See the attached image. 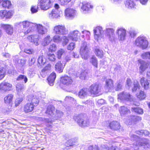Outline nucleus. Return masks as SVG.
<instances>
[{"mask_svg":"<svg viewBox=\"0 0 150 150\" xmlns=\"http://www.w3.org/2000/svg\"><path fill=\"white\" fill-rule=\"evenodd\" d=\"M18 25L20 26H22L23 32L26 34L32 32L35 29V24L29 22L28 21H25L18 23Z\"/></svg>","mask_w":150,"mask_h":150,"instance_id":"1","label":"nucleus"},{"mask_svg":"<svg viewBox=\"0 0 150 150\" xmlns=\"http://www.w3.org/2000/svg\"><path fill=\"white\" fill-rule=\"evenodd\" d=\"M135 45L142 49H146L148 46V42L145 37L140 36L137 38L135 40Z\"/></svg>","mask_w":150,"mask_h":150,"instance_id":"2","label":"nucleus"},{"mask_svg":"<svg viewBox=\"0 0 150 150\" xmlns=\"http://www.w3.org/2000/svg\"><path fill=\"white\" fill-rule=\"evenodd\" d=\"M89 48L86 42H83L82 44L80 50V54L83 59H86L88 58Z\"/></svg>","mask_w":150,"mask_h":150,"instance_id":"3","label":"nucleus"},{"mask_svg":"<svg viewBox=\"0 0 150 150\" xmlns=\"http://www.w3.org/2000/svg\"><path fill=\"white\" fill-rule=\"evenodd\" d=\"M74 119L77 121L79 125L81 127H85L88 126L89 124L88 120L84 117L82 115H80L77 117H74Z\"/></svg>","mask_w":150,"mask_h":150,"instance_id":"4","label":"nucleus"},{"mask_svg":"<svg viewBox=\"0 0 150 150\" xmlns=\"http://www.w3.org/2000/svg\"><path fill=\"white\" fill-rule=\"evenodd\" d=\"M39 4L40 8L42 10L46 11L51 7V4L53 0H39Z\"/></svg>","mask_w":150,"mask_h":150,"instance_id":"5","label":"nucleus"},{"mask_svg":"<svg viewBox=\"0 0 150 150\" xmlns=\"http://www.w3.org/2000/svg\"><path fill=\"white\" fill-rule=\"evenodd\" d=\"M53 32L57 35H64L67 34V32L65 26L63 25H57L53 28Z\"/></svg>","mask_w":150,"mask_h":150,"instance_id":"6","label":"nucleus"},{"mask_svg":"<svg viewBox=\"0 0 150 150\" xmlns=\"http://www.w3.org/2000/svg\"><path fill=\"white\" fill-rule=\"evenodd\" d=\"M89 91L91 94L99 96L102 94L100 86L98 84H92L89 87Z\"/></svg>","mask_w":150,"mask_h":150,"instance_id":"7","label":"nucleus"},{"mask_svg":"<svg viewBox=\"0 0 150 150\" xmlns=\"http://www.w3.org/2000/svg\"><path fill=\"white\" fill-rule=\"evenodd\" d=\"M116 33L119 41H122L125 40L127 34L125 29L123 28H119L117 30Z\"/></svg>","mask_w":150,"mask_h":150,"instance_id":"8","label":"nucleus"},{"mask_svg":"<svg viewBox=\"0 0 150 150\" xmlns=\"http://www.w3.org/2000/svg\"><path fill=\"white\" fill-rule=\"evenodd\" d=\"M105 35L107 38L110 41H114L116 38L115 36L114 30L113 29L108 28L106 29Z\"/></svg>","mask_w":150,"mask_h":150,"instance_id":"9","label":"nucleus"},{"mask_svg":"<svg viewBox=\"0 0 150 150\" xmlns=\"http://www.w3.org/2000/svg\"><path fill=\"white\" fill-rule=\"evenodd\" d=\"M60 82L64 86H69L72 84L73 81L71 77L66 76L61 78Z\"/></svg>","mask_w":150,"mask_h":150,"instance_id":"10","label":"nucleus"},{"mask_svg":"<svg viewBox=\"0 0 150 150\" xmlns=\"http://www.w3.org/2000/svg\"><path fill=\"white\" fill-rule=\"evenodd\" d=\"M94 38L98 40V38H101L103 36V31L102 28L100 26H97L93 30Z\"/></svg>","mask_w":150,"mask_h":150,"instance_id":"11","label":"nucleus"},{"mask_svg":"<svg viewBox=\"0 0 150 150\" xmlns=\"http://www.w3.org/2000/svg\"><path fill=\"white\" fill-rule=\"evenodd\" d=\"M37 28V31L39 35H43L46 33L47 32V28L41 24H35V29Z\"/></svg>","mask_w":150,"mask_h":150,"instance_id":"12","label":"nucleus"},{"mask_svg":"<svg viewBox=\"0 0 150 150\" xmlns=\"http://www.w3.org/2000/svg\"><path fill=\"white\" fill-rule=\"evenodd\" d=\"M118 98L127 101H131L132 99V96L128 93L122 92L118 94Z\"/></svg>","mask_w":150,"mask_h":150,"instance_id":"13","label":"nucleus"},{"mask_svg":"<svg viewBox=\"0 0 150 150\" xmlns=\"http://www.w3.org/2000/svg\"><path fill=\"white\" fill-rule=\"evenodd\" d=\"M1 27L4 30L6 33L8 35H12L13 32V27L9 24H1Z\"/></svg>","mask_w":150,"mask_h":150,"instance_id":"14","label":"nucleus"},{"mask_svg":"<svg viewBox=\"0 0 150 150\" xmlns=\"http://www.w3.org/2000/svg\"><path fill=\"white\" fill-rule=\"evenodd\" d=\"M13 59L16 64H18L21 67H23L26 63V60L25 59H19L18 55L13 56Z\"/></svg>","mask_w":150,"mask_h":150,"instance_id":"15","label":"nucleus"},{"mask_svg":"<svg viewBox=\"0 0 150 150\" xmlns=\"http://www.w3.org/2000/svg\"><path fill=\"white\" fill-rule=\"evenodd\" d=\"M80 33L77 30L71 31L68 35V38L70 40L76 41Z\"/></svg>","mask_w":150,"mask_h":150,"instance_id":"16","label":"nucleus"},{"mask_svg":"<svg viewBox=\"0 0 150 150\" xmlns=\"http://www.w3.org/2000/svg\"><path fill=\"white\" fill-rule=\"evenodd\" d=\"M138 144L140 146H143L144 149H150V144L149 143V140L145 138H143L137 141Z\"/></svg>","mask_w":150,"mask_h":150,"instance_id":"17","label":"nucleus"},{"mask_svg":"<svg viewBox=\"0 0 150 150\" xmlns=\"http://www.w3.org/2000/svg\"><path fill=\"white\" fill-rule=\"evenodd\" d=\"M12 85L7 82H3L0 84V90L1 91H8L11 90Z\"/></svg>","mask_w":150,"mask_h":150,"instance_id":"18","label":"nucleus"},{"mask_svg":"<svg viewBox=\"0 0 150 150\" xmlns=\"http://www.w3.org/2000/svg\"><path fill=\"white\" fill-rule=\"evenodd\" d=\"M12 15V12L10 11H8L6 10H4L0 11V17L3 19L10 18Z\"/></svg>","mask_w":150,"mask_h":150,"instance_id":"19","label":"nucleus"},{"mask_svg":"<svg viewBox=\"0 0 150 150\" xmlns=\"http://www.w3.org/2000/svg\"><path fill=\"white\" fill-rule=\"evenodd\" d=\"M76 14V11L71 8H68L65 10V16L69 18H73Z\"/></svg>","mask_w":150,"mask_h":150,"instance_id":"20","label":"nucleus"},{"mask_svg":"<svg viewBox=\"0 0 150 150\" xmlns=\"http://www.w3.org/2000/svg\"><path fill=\"white\" fill-rule=\"evenodd\" d=\"M16 88L18 94L22 96L23 93V92L25 89L24 85L22 83H18L16 85Z\"/></svg>","mask_w":150,"mask_h":150,"instance_id":"21","label":"nucleus"},{"mask_svg":"<svg viewBox=\"0 0 150 150\" xmlns=\"http://www.w3.org/2000/svg\"><path fill=\"white\" fill-rule=\"evenodd\" d=\"M60 13L58 12L56 9L52 10L49 14V18L50 19H54L60 17Z\"/></svg>","mask_w":150,"mask_h":150,"instance_id":"22","label":"nucleus"},{"mask_svg":"<svg viewBox=\"0 0 150 150\" xmlns=\"http://www.w3.org/2000/svg\"><path fill=\"white\" fill-rule=\"evenodd\" d=\"M141 65L139 67V72L142 73L147 68L150 66V63L142 61L140 62Z\"/></svg>","mask_w":150,"mask_h":150,"instance_id":"23","label":"nucleus"},{"mask_svg":"<svg viewBox=\"0 0 150 150\" xmlns=\"http://www.w3.org/2000/svg\"><path fill=\"white\" fill-rule=\"evenodd\" d=\"M129 120H130L131 123L130 122L127 121L126 123L128 125L130 124L131 123H135V122H138L142 120V118L140 117L134 116L130 115L129 117Z\"/></svg>","mask_w":150,"mask_h":150,"instance_id":"24","label":"nucleus"},{"mask_svg":"<svg viewBox=\"0 0 150 150\" xmlns=\"http://www.w3.org/2000/svg\"><path fill=\"white\" fill-rule=\"evenodd\" d=\"M34 106L32 103H27L23 107V110L25 113H28L31 112L33 110Z\"/></svg>","mask_w":150,"mask_h":150,"instance_id":"25","label":"nucleus"},{"mask_svg":"<svg viewBox=\"0 0 150 150\" xmlns=\"http://www.w3.org/2000/svg\"><path fill=\"white\" fill-rule=\"evenodd\" d=\"M38 36L36 35H31L28 36L27 38L29 41L34 43L36 46L38 45Z\"/></svg>","mask_w":150,"mask_h":150,"instance_id":"26","label":"nucleus"},{"mask_svg":"<svg viewBox=\"0 0 150 150\" xmlns=\"http://www.w3.org/2000/svg\"><path fill=\"white\" fill-rule=\"evenodd\" d=\"M140 82L141 85L145 89L147 90L148 89L149 83L148 80L145 78L143 77H141L140 80Z\"/></svg>","mask_w":150,"mask_h":150,"instance_id":"27","label":"nucleus"},{"mask_svg":"<svg viewBox=\"0 0 150 150\" xmlns=\"http://www.w3.org/2000/svg\"><path fill=\"white\" fill-rule=\"evenodd\" d=\"M109 127L111 129L115 130H118L120 127V123L116 121L111 122L110 124Z\"/></svg>","mask_w":150,"mask_h":150,"instance_id":"28","label":"nucleus"},{"mask_svg":"<svg viewBox=\"0 0 150 150\" xmlns=\"http://www.w3.org/2000/svg\"><path fill=\"white\" fill-rule=\"evenodd\" d=\"M56 78V74L54 72L52 73L47 78L49 84L51 86L54 85V80Z\"/></svg>","mask_w":150,"mask_h":150,"instance_id":"29","label":"nucleus"},{"mask_svg":"<svg viewBox=\"0 0 150 150\" xmlns=\"http://www.w3.org/2000/svg\"><path fill=\"white\" fill-rule=\"evenodd\" d=\"M87 95V90L85 88L81 89L78 93L79 97L81 99H83L86 97Z\"/></svg>","mask_w":150,"mask_h":150,"instance_id":"30","label":"nucleus"},{"mask_svg":"<svg viewBox=\"0 0 150 150\" xmlns=\"http://www.w3.org/2000/svg\"><path fill=\"white\" fill-rule=\"evenodd\" d=\"M119 112L121 116L126 115L130 112V110L125 106H122L119 108Z\"/></svg>","mask_w":150,"mask_h":150,"instance_id":"31","label":"nucleus"},{"mask_svg":"<svg viewBox=\"0 0 150 150\" xmlns=\"http://www.w3.org/2000/svg\"><path fill=\"white\" fill-rule=\"evenodd\" d=\"M93 7V6L91 5L89 3L84 1L82 3L81 9L83 11H87L90 8H92Z\"/></svg>","mask_w":150,"mask_h":150,"instance_id":"32","label":"nucleus"},{"mask_svg":"<svg viewBox=\"0 0 150 150\" xmlns=\"http://www.w3.org/2000/svg\"><path fill=\"white\" fill-rule=\"evenodd\" d=\"M13 96L12 94H9L4 98V103L7 105L9 104L12 102Z\"/></svg>","mask_w":150,"mask_h":150,"instance_id":"33","label":"nucleus"},{"mask_svg":"<svg viewBox=\"0 0 150 150\" xmlns=\"http://www.w3.org/2000/svg\"><path fill=\"white\" fill-rule=\"evenodd\" d=\"M125 3L126 7L129 9L134 8L135 5V3L132 0H126Z\"/></svg>","mask_w":150,"mask_h":150,"instance_id":"34","label":"nucleus"},{"mask_svg":"<svg viewBox=\"0 0 150 150\" xmlns=\"http://www.w3.org/2000/svg\"><path fill=\"white\" fill-rule=\"evenodd\" d=\"M108 144H104L101 145L102 148L108 149V150H120L118 147L116 146H109Z\"/></svg>","mask_w":150,"mask_h":150,"instance_id":"35","label":"nucleus"},{"mask_svg":"<svg viewBox=\"0 0 150 150\" xmlns=\"http://www.w3.org/2000/svg\"><path fill=\"white\" fill-rule=\"evenodd\" d=\"M54 107L53 106L50 105L47 106L46 112V114L52 116L54 115Z\"/></svg>","mask_w":150,"mask_h":150,"instance_id":"36","label":"nucleus"},{"mask_svg":"<svg viewBox=\"0 0 150 150\" xmlns=\"http://www.w3.org/2000/svg\"><path fill=\"white\" fill-rule=\"evenodd\" d=\"M55 67L56 70L59 72L61 73L63 71L64 67L61 62H58L55 65Z\"/></svg>","mask_w":150,"mask_h":150,"instance_id":"37","label":"nucleus"},{"mask_svg":"<svg viewBox=\"0 0 150 150\" xmlns=\"http://www.w3.org/2000/svg\"><path fill=\"white\" fill-rule=\"evenodd\" d=\"M52 39L50 36L48 35L46 36L44 39L42 44L44 46H46L48 45L52 41Z\"/></svg>","mask_w":150,"mask_h":150,"instance_id":"38","label":"nucleus"},{"mask_svg":"<svg viewBox=\"0 0 150 150\" xmlns=\"http://www.w3.org/2000/svg\"><path fill=\"white\" fill-rule=\"evenodd\" d=\"M2 5L4 8H10L11 7L12 4L11 1L9 0H5L3 1Z\"/></svg>","mask_w":150,"mask_h":150,"instance_id":"39","label":"nucleus"},{"mask_svg":"<svg viewBox=\"0 0 150 150\" xmlns=\"http://www.w3.org/2000/svg\"><path fill=\"white\" fill-rule=\"evenodd\" d=\"M106 86L108 89H110L113 87V82L111 79H109L106 80Z\"/></svg>","mask_w":150,"mask_h":150,"instance_id":"40","label":"nucleus"},{"mask_svg":"<svg viewBox=\"0 0 150 150\" xmlns=\"http://www.w3.org/2000/svg\"><path fill=\"white\" fill-rule=\"evenodd\" d=\"M146 96V94L144 92L142 91H140L139 93L137 94V98L140 100L144 99Z\"/></svg>","mask_w":150,"mask_h":150,"instance_id":"41","label":"nucleus"},{"mask_svg":"<svg viewBox=\"0 0 150 150\" xmlns=\"http://www.w3.org/2000/svg\"><path fill=\"white\" fill-rule=\"evenodd\" d=\"M57 35L54 36L53 40L54 42L56 43H59L61 42L62 40V37L59 35Z\"/></svg>","mask_w":150,"mask_h":150,"instance_id":"42","label":"nucleus"},{"mask_svg":"<svg viewBox=\"0 0 150 150\" xmlns=\"http://www.w3.org/2000/svg\"><path fill=\"white\" fill-rule=\"evenodd\" d=\"M131 110L139 114H143V111L142 109L138 107L132 108Z\"/></svg>","mask_w":150,"mask_h":150,"instance_id":"43","label":"nucleus"},{"mask_svg":"<svg viewBox=\"0 0 150 150\" xmlns=\"http://www.w3.org/2000/svg\"><path fill=\"white\" fill-rule=\"evenodd\" d=\"M90 62L93 66L97 68L98 62L97 60L96 57L95 56H93L91 58Z\"/></svg>","mask_w":150,"mask_h":150,"instance_id":"44","label":"nucleus"},{"mask_svg":"<svg viewBox=\"0 0 150 150\" xmlns=\"http://www.w3.org/2000/svg\"><path fill=\"white\" fill-rule=\"evenodd\" d=\"M23 80L24 83H26L28 81V79L27 77L24 75H19L16 79L17 81H20Z\"/></svg>","mask_w":150,"mask_h":150,"instance_id":"45","label":"nucleus"},{"mask_svg":"<svg viewBox=\"0 0 150 150\" xmlns=\"http://www.w3.org/2000/svg\"><path fill=\"white\" fill-rule=\"evenodd\" d=\"M134 87L132 88L133 92H135L137 89H139L140 88V86L139 83L137 81H134Z\"/></svg>","mask_w":150,"mask_h":150,"instance_id":"46","label":"nucleus"},{"mask_svg":"<svg viewBox=\"0 0 150 150\" xmlns=\"http://www.w3.org/2000/svg\"><path fill=\"white\" fill-rule=\"evenodd\" d=\"M136 133L140 135H144L145 136L148 135L149 134V132L146 130L137 131H136Z\"/></svg>","mask_w":150,"mask_h":150,"instance_id":"47","label":"nucleus"},{"mask_svg":"<svg viewBox=\"0 0 150 150\" xmlns=\"http://www.w3.org/2000/svg\"><path fill=\"white\" fill-rule=\"evenodd\" d=\"M46 62L45 59L43 57V56H40L38 59V64L41 65H43Z\"/></svg>","mask_w":150,"mask_h":150,"instance_id":"48","label":"nucleus"},{"mask_svg":"<svg viewBox=\"0 0 150 150\" xmlns=\"http://www.w3.org/2000/svg\"><path fill=\"white\" fill-rule=\"evenodd\" d=\"M46 124L47 126L48 127H50L51 124L52 123V121L50 119L43 118L42 120Z\"/></svg>","mask_w":150,"mask_h":150,"instance_id":"49","label":"nucleus"},{"mask_svg":"<svg viewBox=\"0 0 150 150\" xmlns=\"http://www.w3.org/2000/svg\"><path fill=\"white\" fill-rule=\"evenodd\" d=\"M141 56L143 59H150V51L148 52H144L142 54Z\"/></svg>","mask_w":150,"mask_h":150,"instance_id":"50","label":"nucleus"},{"mask_svg":"<svg viewBox=\"0 0 150 150\" xmlns=\"http://www.w3.org/2000/svg\"><path fill=\"white\" fill-rule=\"evenodd\" d=\"M95 54L97 56L100 57H102L103 55V51L99 49H96Z\"/></svg>","mask_w":150,"mask_h":150,"instance_id":"51","label":"nucleus"},{"mask_svg":"<svg viewBox=\"0 0 150 150\" xmlns=\"http://www.w3.org/2000/svg\"><path fill=\"white\" fill-rule=\"evenodd\" d=\"M65 52V50L64 49H60L57 52V56L58 59L61 58L62 54Z\"/></svg>","mask_w":150,"mask_h":150,"instance_id":"52","label":"nucleus"},{"mask_svg":"<svg viewBox=\"0 0 150 150\" xmlns=\"http://www.w3.org/2000/svg\"><path fill=\"white\" fill-rule=\"evenodd\" d=\"M62 39L63 40V45L64 46L66 45L68 43L69 39L68 38V37H67L65 36H63L62 37Z\"/></svg>","mask_w":150,"mask_h":150,"instance_id":"53","label":"nucleus"},{"mask_svg":"<svg viewBox=\"0 0 150 150\" xmlns=\"http://www.w3.org/2000/svg\"><path fill=\"white\" fill-rule=\"evenodd\" d=\"M23 100V99L22 98H17L15 102L16 106L17 107L18 106Z\"/></svg>","mask_w":150,"mask_h":150,"instance_id":"54","label":"nucleus"},{"mask_svg":"<svg viewBox=\"0 0 150 150\" xmlns=\"http://www.w3.org/2000/svg\"><path fill=\"white\" fill-rule=\"evenodd\" d=\"M48 59L51 61L54 62L55 60V56L54 54H49L48 56Z\"/></svg>","mask_w":150,"mask_h":150,"instance_id":"55","label":"nucleus"},{"mask_svg":"<svg viewBox=\"0 0 150 150\" xmlns=\"http://www.w3.org/2000/svg\"><path fill=\"white\" fill-rule=\"evenodd\" d=\"M57 48L56 45L54 44H52L50 45L49 48V51L51 52H54L56 50Z\"/></svg>","mask_w":150,"mask_h":150,"instance_id":"56","label":"nucleus"},{"mask_svg":"<svg viewBox=\"0 0 150 150\" xmlns=\"http://www.w3.org/2000/svg\"><path fill=\"white\" fill-rule=\"evenodd\" d=\"M28 74L30 77H33L35 75L34 69L33 68L30 69L28 71Z\"/></svg>","mask_w":150,"mask_h":150,"instance_id":"57","label":"nucleus"},{"mask_svg":"<svg viewBox=\"0 0 150 150\" xmlns=\"http://www.w3.org/2000/svg\"><path fill=\"white\" fill-rule=\"evenodd\" d=\"M129 34V36L131 38L134 37L136 34L135 31L133 29H131L128 32Z\"/></svg>","mask_w":150,"mask_h":150,"instance_id":"58","label":"nucleus"},{"mask_svg":"<svg viewBox=\"0 0 150 150\" xmlns=\"http://www.w3.org/2000/svg\"><path fill=\"white\" fill-rule=\"evenodd\" d=\"M5 76V71L3 69H0V81Z\"/></svg>","mask_w":150,"mask_h":150,"instance_id":"59","label":"nucleus"},{"mask_svg":"<svg viewBox=\"0 0 150 150\" xmlns=\"http://www.w3.org/2000/svg\"><path fill=\"white\" fill-rule=\"evenodd\" d=\"M88 150H99L97 145H91L88 147Z\"/></svg>","mask_w":150,"mask_h":150,"instance_id":"60","label":"nucleus"},{"mask_svg":"<svg viewBox=\"0 0 150 150\" xmlns=\"http://www.w3.org/2000/svg\"><path fill=\"white\" fill-rule=\"evenodd\" d=\"M132 84L131 80L130 79H127L126 81V87L128 88H130Z\"/></svg>","mask_w":150,"mask_h":150,"instance_id":"61","label":"nucleus"},{"mask_svg":"<svg viewBox=\"0 0 150 150\" xmlns=\"http://www.w3.org/2000/svg\"><path fill=\"white\" fill-rule=\"evenodd\" d=\"M112 68H113L115 71L118 72L120 69V66L115 64H113L112 65Z\"/></svg>","mask_w":150,"mask_h":150,"instance_id":"62","label":"nucleus"},{"mask_svg":"<svg viewBox=\"0 0 150 150\" xmlns=\"http://www.w3.org/2000/svg\"><path fill=\"white\" fill-rule=\"evenodd\" d=\"M51 65L49 64H47L42 70V72L50 70L51 69Z\"/></svg>","mask_w":150,"mask_h":150,"instance_id":"63","label":"nucleus"},{"mask_svg":"<svg viewBox=\"0 0 150 150\" xmlns=\"http://www.w3.org/2000/svg\"><path fill=\"white\" fill-rule=\"evenodd\" d=\"M75 45L74 43L72 42L68 46L67 49L70 50H73L75 47Z\"/></svg>","mask_w":150,"mask_h":150,"instance_id":"64","label":"nucleus"}]
</instances>
